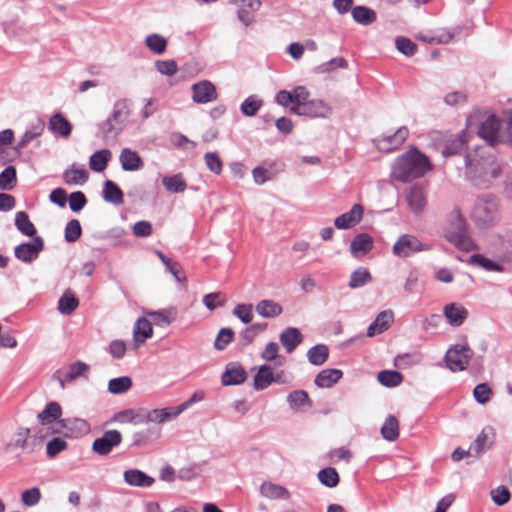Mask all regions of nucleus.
Returning a JSON list of instances; mask_svg holds the SVG:
<instances>
[{
	"label": "nucleus",
	"instance_id": "nucleus-1",
	"mask_svg": "<svg viewBox=\"0 0 512 512\" xmlns=\"http://www.w3.org/2000/svg\"><path fill=\"white\" fill-rule=\"evenodd\" d=\"M431 168L428 157L418 149L411 148L394 161L391 176L393 179L405 183L423 177Z\"/></svg>",
	"mask_w": 512,
	"mask_h": 512
},
{
	"label": "nucleus",
	"instance_id": "nucleus-2",
	"mask_svg": "<svg viewBox=\"0 0 512 512\" xmlns=\"http://www.w3.org/2000/svg\"><path fill=\"white\" fill-rule=\"evenodd\" d=\"M130 116V107L127 99H119L113 105L112 113L99 124V130L105 140H115L124 130Z\"/></svg>",
	"mask_w": 512,
	"mask_h": 512
},
{
	"label": "nucleus",
	"instance_id": "nucleus-3",
	"mask_svg": "<svg viewBox=\"0 0 512 512\" xmlns=\"http://www.w3.org/2000/svg\"><path fill=\"white\" fill-rule=\"evenodd\" d=\"M446 239L462 251H472L477 245L468 234L467 223L459 211L451 213V220L445 232Z\"/></svg>",
	"mask_w": 512,
	"mask_h": 512
},
{
	"label": "nucleus",
	"instance_id": "nucleus-4",
	"mask_svg": "<svg viewBox=\"0 0 512 512\" xmlns=\"http://www.w3.org/2000/svg\"><path fill=\"white\" fill-rule=\"evenodd\" d=\"M466 166V178L477 188L487 189L491 187L492 181L499 178L502 174L501 166L492 159H488V176L478 173V166H473L472 157L470 154H466L465 158Z\"/></svg>",
	"mask_w": 512,
	"mask_h": 512
},
{
	"label": "nucleus",
	"instance_id": "nucleus-5",
	"mask_svg": "<svg viewBox=\"0 0 512 512\" xmlns=\"http://www.w3.org/2000/svg\"><path fill=\"white\" fill-rule=\"evenodd\" d=\"M472 219L480 226L493 225L498 219V201L492 194L479 196L474 204Z\"/></svg>",
	"mask_w": 512,
	"mask_h": 512
},
{
	"label": "nucleus",
	"instance_id": "nucleus-6",
	"mask_svg": "<svg viewBox=\"0 0 512 512\" xmlns=\"http://www.w3.org/2000/svg\"><path fill=\"white\" fill-rule=\"evenodd\" d=\"M472 356L471 349L466 345H455L445 355L447 367L453 371H463L469 364Z\"/></svg>",
	"mask_w": 512,
	"mask_h": 512
},
{
	"label": "nucleus",
	"instance_id": "nucleus-7",
	"mask_svg": "<svg viewBox=\"0 0 512 512\" xmlns=\"http://www.w3.org/2000/svg\"><path fill=\"white\" fill-rule=\"evenodd\" d=\"M301 107H290L289 112L297 116H307L310 118H326L328 117L332 109L323 100L313 99L309 102L301 105Z\"/></svg>",
	"mask_w": 512,
	"mask_h": 512
},
{
	"label": "nucleus",
	"instance_id": "nucleus-8",
	"mask_svg": "<svg viewBox=\"0 0 512 512\" xmlns=\"http://www.w3.org/2000/svg\"><path fill=\"white\" fill-rule=\"evenodd\" d=\"M44 249V240L41 236H35L31 242H25L15 247V257L25 263L36 260Z\"/></svg>",
	"mask_w": 512,
	"mask_h": 512
},
{
	"label": "nucleus",
	"instance_id": "nucleus-9",
	"mask_svg": "<svg viewBox=\"0 0 512 512\" xmlns=\"http://www.w3.org/2000/svg\"><path fill=\"white\" fill-rule=\"evenodd\" d=\"M122 442V434L118 430H107L92 444V451L100 456L108 455Z\"/></svg>",
	"mask_w": 512,
	"mask_h": 512
},
{
	"label": "nucleus",
	"instance_id": "nucleus-10",
	"mask_svg": "<svg viewBox=\"0 0 512 512\" xmlns=\"http://www.w3.org/2000/svg\"><path fill=\"white\" fill-rule=\"evenodd\" d=\"M470 138L471 134L466 130H462L457 135H449L445 137L442 144V155L444 157H450L461 154L467 147Z\"/></svg>",
	"mask_w": 512,
	"mask_h": 512
},
{
	"label": "nucleus",
	"instance_id": "nucleus-11",
	"mask_svg": "<svg viewBox=\"0 0 512 512\" xmlns=\"http://www.w3.org/2000/svg\"><path fill=\"white\" fill-rule=\"evenodd\" d=\"M501 122L495 115H489L479 126L478 136L494 146L500 139Z\"/></svg>",
	"mask_w": 512,
	"mask_h": 512
},
{
	"label": "nucleus",
	"instance_id": "nucleus-12",
	"mask_svg": "<svg viewBox=\"0 0 512 512\" xmlns=\"http://www.w3.org/2000/svg\"><path fill=\"white\" fill-rule=\"evenodd\" d=\"M423 244L412 235H402L393 246V253L402 258L411 256L415 252L426 250Z\"/></svg>",
	"mask_w": 512,
	"mask_h": 512
},
{
	"label": "nucleus",
	"instance_id": "nucleus-13",
	"mask_svg": "<svg viewBox=\"0 0 512 512\" xmlns=\"http://www.w3.org/2000/svg\"><path fill=\"white\" fill-rule=\"evenodd\" d=\"M404 193L410 210L415 214L422 213L427 204L424 188L419 184H414L405 189Z\"/></svg>",
	"mask_w": 512,
	"mask_h": 512
},
{
	"label": "nucleus",
	"instance_id": "nucleus-14",
	"mask_svg": "<svg viewBox=\"0 0 512 512\" xmlns=\"http://www.w3.org/2000/svg\"><path fill=\"white\" fill-rule=\"evenodd\" d=\"M215 86L208 80H203L192 86V99L195 103L205 104L217 99Z\"/></svg>",
	"mask_w": 512,
	"mask_h": 512
},
{
	"label": "nucleus",
	"instance_id": "nucleus-15",
	"mask_svg": "<svg viewBox=\"0 0 512 512\" xmlns=\"http://www.w3.org/2000/svg\"><path fill=\"white\" fill-rule=\"evenodd\" d=\"M363 212L364 209L362 205L354 204L350 211L341 214L335 219L334 225L338 229L351 228L361 221Z\"/></svg>",
	"mask_w": 512,
	"mask_h": 512
},
{
	"label": "nucleus",
	"instance_id": "nucleus-16",
	"mask_svg": "<svg viewBox=\"0 0 512 512\" xmlns=\"http://www.w3.org/2000/svg\"><path fill=\"white\" fill-rule=\"evenodd\" d=\"M409 136L406 126L399 127L392 135H383L378 139L379 146L387 151L398 148Z\"/></svg>",
	"mask_w": 512,
	"mask_h": 512
},
{
	"label": "nucleus",
	"instance_id": "nucleus-17",
	"mask_svg": "<svg viewBox=\"0 0 512 512\" xmlns=\"http://www.w3.org/2000/svg\"><path fill=\"white\" fill-rule=\"evenodd\" d=\"M373 244V238L369 234H357L350 243V252L355 258L365 256L373 249Z\"/></svg>",
	"mask_w": 512,
	"mask_h": 512
},
{
	"label": "nucleus",
	"instance_id": "nucleus-18",
	"mask_svg": "<svg viewBox=\"0 0 512 512\" xmlns=\"http://www.w3.org/2000/svg\"><path fill=\"white\" fill-rule=\"evenodd\" d=\"M443 313L447 322L454 327L462 325L468 317V310L458 303H449L445 305Z\"/></svg>",
	"mask_w": 512,
	"mask_h": 512
},
{
	"label": "nucleus",
	"instance_id": "nucleus-19",
	"mask_svg": "<svg viewBox=\"0 0 512 512\" xmlns=\"http://www.w3.org/2000/svg\"><path fill=\"white\" fill-rule=\"evenodd\" d=\"M393 320L394 314L392 310H384L380 312L376 319L369 325L367 329V336L374 337L375 335L388 330Z\"/></svg>",
	"mask_w": 512,
	"mask_h": 512
},
{
	"label": "nucleus",
	"instance_id": "nucleus-20",
	"mask_svg": "<svg viewBox=\"0 0 512 512\" xmlns=\"http://www.w3.org/2000/svg\"><path fill=\"white\" fill-rule=\"evenodd\" d=\"M247 379V373L240 365L230 364L222 374V384L225 386L239 385Z\"/></svg>",
	"mask_w": 512,
	"mask_h": 512
},
{
	"label": "nucleus",
	"instance_id": "nucleus-21",
	"mask_svg": "<svg viewBox=\"0 0 512 512\" xmlns=\"http://www.w3.org/2000/svg\"><path fill=\"white\" fill-rule=\"evenodd\" d=\"M274 382H278V379L274 376L272 368L264 364L258 368L254 376L253 387L256 391H262Z\"/></svg>",
	"mask_w": 512,
	"mask_h": 512
},
{
	"label": "nucleus",
	"instance_id": "nucleus-22",
	"mask_svg": "<svg viewBox=\"0 0 512 512\" xmlns=\"http://www.w3.org/2000/svg\"><path fill=\"white\" fill-rule=\"evenodd\" d=\"M281 344L287 353H292L303 341V336L298 328L288 327L279 336Z\"/></svg>",
	"mask_w": 512,
	"mask_h": 512
},
{
	"label": "nucleus",
	"instance_id": "nucleus-23",
	"mask_svg": "<svg viewBox=\"0 0 512 512\" xmlns=\"http://www.w3.org/2000/svg\"><path fill=\"white\" fill-rule=\"evenodd\" d=\"M48 128L53 134L67 138L70 136L73 127L61 113H55L49 119Z\"/></svg>",
	"mask_w": 512,
	"mask_h": 512
},
{
	"label": "nucleus",
	"instance_id": "nucleus-24",
	"mask_svg": "<svg viewBox=\"0 0 512 512\" xmlns=\"http://www.w3.org/2000/svg\"><path fill=\"white\" fill-rule=\"evenodd\" d=\"M62 416V408L58 402H49L38 414L37 418L41 425H49L54 422L59 424Z\"/></svg>",
	"mask_w": 512,
	"mask_h": 512
},
{
	"label": "nucleus",
	"instance_id": "nucleus-25",
	"mask_svg": "<svg viewBox=\"0 0 512 512\" xmlns=\"http://www.w3.org/2000/svg\"><path fill=\"white\" fill-rule=\"evenodd\" d=\"M123 476L125 482L130 486L146 488L154 483V478L139 469L126 470Z\"/></svg>",
	"mask_w": 512,
	"mask_h": 512
},
{
	"label": "nucleus",
	"instance_id": "nucleus-26",
	"mask_svg": "<svg viewBox=\"0 0 512 512\" xmlns=\"http://www.w3.org/2000/svg\"><path fill=\"white\" fill-rule=\"evenodd\" d=\"M343 376L340 369H324L320 371L314 380V383L319 388H330L336 384Z\"/></svg>",
	"mask_w": 512,
	"mask_h": 512
},
{
	"label": "nucleus",
	"instance_id": "nucleus-27",
	"mask_svg": "<svg viewBox=\"0 0 512 512\" xmlns=\"http://www.w3.org/2000/svg\"><path fill=\"white\" fill-rule=\"evenodd\" d=\"M119 160L122 165V169L125 171H136L142 168L143 161L136 151L129 148H124L121 151Z\"/></svg>",
	"mask_w": 512,
	"mask_h": 512
},
{
	"label": "nucleus",
	"instance_id": "nucleus-28",
	"mask_svg": "<svg viewBox=\"0 0 512 512\" xmlns=\"http://www.w3.org/2000/svg\"><path fill=\"white\" fill-rule=\"evenodd\" d=\"M89 174L86 169L72 164L63 172V180L68 185H83L87 182Z\"/></svg>",
	"mask_w": 512,
	"mask_h": 512
},
{
	"label": "nucleus",
	"instance_id": "nucleus-29",
	"mask_svg": "<svg viewBox=\"0 0 512 512\" xmlns=\"http://www.w3.org/2000/svg\"><path fill=\"white\" fill-rule=\"evenodd\" d=\"M102 197L106 202L115 205H120L124 201V195L122 190L112 180H107L104 182Z\"/></svg>",
	"mask_w": 512,
	"mask_h": 512
},
{
	"label": "nucleus",
	"instance_id": "nucleus-30",
	"mask_svg": "<svg viewBox=\"0 0 512 512\" xmlns=\"http://www.w3.org/2000/svg\"><path fill=\"white\" fill-rule=\"evenodd\" d=\"M182 413V408L178 407H166L162 409L150 410V423L162 424L175 419Z\"/></svg>",
	"mask_w": 512,
	"mask_h": 512
},
{
	"label": "nucleus",
	"instance_id": "nucleus-31",
	"mask_svg": "<svg viewBox=\"0 0 512 512\" xmlns=\"http://www.w3.org/2000/svg\"><path fill=\"white\" fill-rule=\"evenodd\" d=\"M351 14L353 20L363 26L371 25L377 19V14L373 9L361 5L353 7Z\"/></svg>",
	"mask_w": 512,
	"mask_h": 512
},
{
	"label": "nucleus",
	"instance_id": "nucleus-32",
	"mask_svg": "<svg viewBox=\"0 0 512 512\" xmlns=\"http://www.w3.org/2000/svg\"><path fill=\"white\" fill-rule=\"evenodd\" d=\"M45 128V123L43 120H38L37 123L33 124L21 137L19 142L17 143L15 150L19 152L21 149L25 148L30 142H32L37 137L41 136Z\"/></svg>",
	"mask_w": 512,
	"mask_h": 512
},
{
	"label": "nucleus",
	"instance_id": "nucleus-33",
	"mask_svg": "<svg viewBox=\"0 0 512 512\" xmlns=\"http://www.w3.org/2000/svg\"><path fill=\"white\" fill-rule=\"evenodd\" d=\"M255 309L256 312L264 318L277 317L283 311L282 306L279 303L268 299H264L258 302Z\"/></svg>",
	"mask_w": 512,
	"mask_h": 512
},
{
	"label": "nucleus",
	"instance_id": "nucleus-34",
	"mask_svg": "<svg viewBox=\"0 0 512 512\" xmlns=\"http://www.w3.org/2000/svg\"><path fill=\"white\" fill-rule=\"evenodd\" d=\"M468 264L472 265V266L481 267L486 271L499 272V273L504 272V267L501 264H499L489 258H486L482 254L471 255L468 260Z\"/></svg>",
	"mask_w": 512,
	"mask_h": 512
},
{
	"label": "nucleus",
	"instance_id": "nucleus-35",
	"mask_svg": "<svg viewBox=\"0 0 512 512\" xmlns=\"http://www.w3.org/2000/svg\"><path fill=\"white\" fill-rule=\"evenodd\" d=\"M260 492L269 499H288L290 496L289 491L285 487L271 482H264L260 486Z\"/></svg>",
	"mask_w": 512,
	"mask_h": 512
},
{
	"label": "nucleus",
	"instance_id": "nucleus-36",
	"mask_svg": "<svg viewBox=\"0 0 512 512\" xmlns=\"http://www.w3.org/2000/svg\"><path fill=\"white\" fill-rule=\"evenodd\" d=\"M15 226L25 236H37V230L34 224L30 221L29 216L24 211H19L15 215Z\"/></svg>",
	"mask_w": 512,
	"mask_h": 512
},
{
	"label": "nucleus",
	"instance_id": "nucleus-37",
	"mask_svg": "<svg viewBox=\"0 0 512 512\" xmlns=\"http://www.w3.org/2000/svg\"><path fill=\"white\" fill-rule=\"evenodd\" d=\"M153 334L152 326L146 318H139L134 326L133 336L137 343H143L146 339L150 338Z\"/></svg>",
	"mask_w": 512,
	"mask_h": 512
},
{
	"label": "nucleus",
	"instance_id": "nucleus-38",
	"mask_svg": "<svg viewBox=\"0 0 512 512\" xmlns=\"http://www.w3.org/2000/svg\"><path fill=\"white\" fill-rule=\"evenodd\" d=\"M329 357V349L324 344H317L307 352L308 361L315 366L323 365Z\"/></svg>",
	"mask_w": 512,
	"mask_h": 512
},
{
	"label": "nucleus",
	"instance_id": "nucleus-39",
	"mask_svg": "<svg viewBox=\"0 0 512 512\" xmlns=\"http://www.w3.org/2000/svg\"><path fill=\"white\" fill-rule=\"evenodd\" d=\"M111 158V152L107 149L98 150L89 159L90 169L95 172H102L106 169Z\"/></svg>",
	"mask_w": 512,
	"mask_h": 512
},
{
	"label": "nucleus",
	"instance_id": "nucleus-40",
	"mask_svg": "<svg viewBox=\"0 0 512 512\" xmlns=\"http://www.w3.org/2000/svg\"><path fill=\"white\" fill-rule=\"evenodd\" d=\"M162 184L170 193H182L187 188V183L181 173L173 176H164L162 178Z\"/></svg>",
	"mask_w": 512,
	"mask_h": 512
},
{
	"label": "nucleus",
	"instance_id": "nucleus-41",
	"mask_svg": "<svg viewBox=\"0 0 512 512\" xmlns=\"http://www.w3.org/2000/svg\"><path fill=\"white\" fill-rule=\"evenodd\" d=\"M156 255L165 265L166 269L174 276L175 280L179 283H186L187 279L183 273L181 266L178 262H174L172 259L165 256L161 251L157 250Z\"/></svg>",
	"mask_w": 512,
	"mask_h": 512
},
{
	"label": "nucleus",
	"instance_id": "nucleus-42",
	"mask_svg": "<svg viewBox=\"0 0 512 512\" xmlns=\"http://www.w3.org/2000/svg\"><path fill=\"white\" fill-rule=\"evenodd\" d=\"M78 305V299L70 290H66L58 301V311L63 315H70Z\"/></svg>",
	"mask_w": 512,
	"mask_h": 512
},
{
	"label": "nucleus",
	"instance_id": "nucleus-43",
	"mask_svg": "<svg viewBox=\"0 0 512 512\" xmlns=\"http://www.w3.org/2000/svg\"><path fill=\"white\" fill-rule=\"evenodd\" d=\"M372 281L369 270L365 267H359L352 272L348 286L351 289H357L365 286Z\"/></svg>",
	"mask_w": 512,
	"mask_h": 512
},
{
	"label": "nucleus",
	"instance_id": "nucleus-44",
	"mask_svg": "<svg viewBox=\"0 0 512 512\" xmlns=\"http://www.w3.org/2000/svg\"><path fill=\"white\" fill-rule=\"evenodd\" d=\"M381 435L387 441H395L399 436V422L393 415H389L381 427Z\"/></svg>",
	"mask_w": 512,
	"mask_h": 512
},
{
	"label": "nucleus",
	"instance_id": "nucleus-45",
	"mask_svg": "<svg viewBox=\"0 0 512 512\" xmlns=\"http://www.w3.org/2000/svg\"><path fill=\"white\" fill-rule=\"evenodd\" d=\"M263 105V101L256 95H250L240 105V111L247 117L255 116Z\"/></svg>",
	"mask_w": 512,
	"mask_h": 512
},
{
	"label": "nucleus",
	"instance_id": "nucleus-46",
	"mask_svg": "<svg viewBox=\"0 0 512 512\" xmlns=\"http://www.w3.org/2000/svg\"><path fill=\"white\" fill-rule=\"evenodd\" d=\"M287 402L291 409L298 410L302 406H311V400L308 393L304 390H295L288 394Z\"/></svg>",
	"mask_w": 512,
	"mask_h": 512
},
{
	"label": "nucleus",
	"instance_id": "nucleus-47",
	"mask_svg": "<svg viewBox=\"0 0 512 512\" xmlns=\"http://www.w3.org/2000/svg\"><path fill=\"white\" fill-rule=\"evenodd\" d=\"M146 46L156 55H161L166 51L167 40L160 34H149L145 38Z\"/></svg>",
	"mask_w": 512,
	"mask_h": 512
},
{
	"label": "nucleus",
	"instance_id": "nucleus-48",
	"mask_svg": "<svg viewBox=\"0 0 512 512\" xmlns=\"http://www.w3.org/2000/svg\"><path fill=\"white\" fill-rule=\"evenodd\" d=\"M378 381L385 387H396L403 381V375L395 370H383L378 373Z\"/></svg>",
	"mask_w": 512,
	"mask_h": 512
},
{
	"label": "nucleus",
	"instance_id": "nucleus-49",
	"mask_svg": "<svg viewBox=\"0 0 512 512\" xmlns=\"http://www.w3.org/2000/svg\"><path fill=\"white\" fill-rule=\"evenodd\" d=\"M17 183V173L14 166H7L0 173V190H12Z\"/></svg>",
	"mask_w": 512,
	"mask_h": 512
},
{
	"label": "nucleus",
	"instance_id": "nucleus-50",
	"mask_svg": "<svg viewBox=\"0 0 512 512\" xmlns=\"http://www.w3.org/2000/svg\"><path fill=\"white\" fill-rule=\"evenodd\" d=\"M132 387V379L128 376L113 378L108 383V391L111 394H123Z\"/></svg>",
	"mask_w": 512,
	"mask_h": 512
},
{
	"label": "nucleus",
	"instance_id": "nucleus-51",
	"mask_svg": "<svg viewBox=\"0 0 512 512\" xmlns=\"http://www.w3.org/2000/svg\"><path fill=\"white\" fill-rule=\"evenodd\" d=\"M59 424L65 430H77L79 433H87L90 430L89 423L81 418H65L60 420Z\"/></svg>",
	"mask_w": 512,
	"mask_h": 512
},
{
	"label": "nucleus",
	"instance_id": "nucleus-52",
	"mask_svg": "<svg viewBox=\"0 0 512 512\" xmlns=\"http://www.w3.org/2000/svg\"><path fill=\"white\" fill-rule=\"evenodd\" d=\"M318 479L321 484L328 488L336 487L339 483V474L335 468L327 467L318 472Z\"/></svg>",
	"mask_w": 512,
	"mask_h": 512
},
{
	"label": "nucleus",
	"instance_id": "nucleus-53",
	"mask_svg": "<svg viewBox=\"0 0 512 512\" xmlns=\"http://www.w3.org/2000/svg\"><path fill=\"white\" fill-rule=\"evenodd\" d=\"M82 234V227L77 219H72L67 222L64 229V238L68 243L76 242Z\"/></svg>",
	"mask_w": 512,
	"mask_h": 512
},
{
	"label": "nucleus",
	"instance_id": "nucleus-54",
	"mask_svg": "<svg viewBox=\"0 0 512 512\" xmlns=\"http://www.w3.org/2000/svg\"><path fill=\"white\" fill-rule=\"evenodd\" d=\"M88 370L89 366L87 364L82 361H76L75 363L69 365L67 371L64 373L65 379L68 382H72L81 376H85Z\"/></svg>",
	"mask_w": 512,
	"mask_h": 512
},
{
	"label": "nucleus",
	"instance_id": "nucleus-55",
	"mask_svg": "<svg viewBox=\"0 0 512 512\" xmlns=\"http://www.w3.org/2000/svg\"><path fill=\"white\" fill-rule=\"evenodd\" d=\"M234 331L231 328H222L214 341V348L218 351L224 350L234 339Z\"/></svg>",
	"mask_w": 512,
	"mask_h": 512
},
{
	"label": "nucleus",
	"instance_id": "nucleus-56",
	"mask_svg": "<svg viewBox=\"0 0 512 512\" xmlns=\"http://www.w3.org/2000/svg\"><path fill=\"white\" fill-rule=\"evenodd\" d=\"M397 50L407 57L413 56L417 52V45L407 37L399 36L395 40Z\"/></svg>",
	"mask_w": 512,
	"mask_h": 512
},
{
	"label": "nucleus",
	"instance_id": "nucleus-57",
	"mask_svg": "<svg viewBox=\"0 0 512 512\" xmlns=\"http://www.w3.org/2000/svg\"><path fill=\"white\" fill-rule=\"evenodd\" d=\"M150 317L152 318L155 325L158 326H168L170 325L176 318V313L174 311H154L151 312Z\"/></svg>",
	"mask_w": 512,
	"mask_h": 512
},
{
	"label": "nucleus",
	"instance_id": "nucleus-58",
	"mask_svg": "<svg viewBox=\"0 0 512 512\" xmlns=\"http://www.w3.org/2000/svg\"><path fill=\"white\" fill-rule=\"evenodd\" d=\"M207 168L214 174L219 175L223 170V163L216 152H207L204 155Z\"/></svg>",
	"mask_w": 512,
	"mask_h": 512
},
{
	"label": "nucleus",
	"instance_id": "nucleus-59",
	"mask_svg": "<svg viewBox=\"0 0 512 512\" xmlns=\"http://www.w3.org/2000/svg\"><path fill=\"white\" fill-rule=\"evenodd\" d=\"M155 69L162 75L173 76L178 71V66L175 60H156L154 63Z\"/></svg>",
	"mask_w": 512,
	"mask_h": 512
},
{
	"label": "nucleus",
	"instance_id": "nucleus-60",
	"mask_svg": "<svg viewBox=\"0 0 512 512\" xmlns=\"http://www.w3.org/2000/svg\"><path fill=\"white\" fill-rule=\"evenodd\" d=\"M67 199L72 212L81 211L87 204V198L82 191L72 192Z\"/></svg>",
	"mask_w": 512,
	"mask_h": 512
},
{
	"label": "nucleus",
	"instance_id": "nucleus-61",
	"mask_svg": "<svg viewBox=\"0 0 512 512\" xmlns=\"http://www.w3.org/2000/svg\"><path fill=\"white\" fill-rule=\"evenodd\" d=\"M233 315L244 324H249L253 319L251 304H238L233 309Z\"/></svg>",
	"mask_w": 512,
	"mask_h": 512
},
{
	"label": "nucleus",
	"instance_id": "nucleus-62",
	"mask_svg": "<svg viewBox=\"0 0 512 512\" xmlns=\"http://www.w3.org/2000/svg\"><path fill=\"white\" fill-rule=\"evenodd\" d=\"M67 442L63 440L62 438L56 437L50 440L47 443L46 447V453L48 457L54 458L56 457L60 452L64 451L67 448Z\"/></svg>",
	"mask_w": 512,
	"mask_h": 512
},
{
	"label": "nucleus",
	"instance_id": "nucleus-63",
	"mask_svg": "<svg viewBox=\"0 0 512 512\" xmlns=\"http://www.w3.org/2000/svg\"><path fill=\"white\" fill-rule=\"evenodd\" d=\"M491 498L493 502L498 506L505 505L510 500V492L505 486H499L495 489H492Z\"/></svg>",
	"mask_w": 512,
	"mask_h": 512
},
{
	"label": "nucleus",
	"instance_id": "nucleus-64",
	"mask_svg": "<svg viewBox=\"0 0 512 512\" xmlns=\"http://www.w3.org/2000/svg\"><path fill=\"white\" fill-rule=\"evenodd\" d=\"M491 394L492 390L486 383L478 384L473 390L474 398L480 404L487 403Z\"/></svg>",
	"mask_w": 512,
	"mask_h": 512
}]
</instances>
